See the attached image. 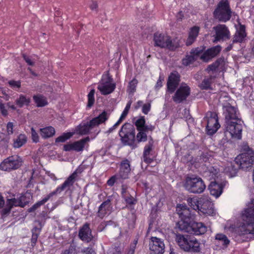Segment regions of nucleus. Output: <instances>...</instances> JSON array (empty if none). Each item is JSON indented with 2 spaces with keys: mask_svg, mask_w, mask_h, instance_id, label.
Segmentation results:
<instances>
[{
  "mask_svg": "<svg viewBox=\"0 0 254 254\" xmlns=\"http://www.w3.org/2000/svg\"><path fill=\"white\" fill-rule=\"evenodd\" d=\"M242 218L245 223L237 228L231 227V231H234L239 235L254 234V200L244 211Z\"/></svg>",
  "mask_w": 254,
  "mask_h": 254,
  "instance_id": "1",
  "label": "nucleus"
},
{
  "mask_svg": "<svg viewBox=\"0 0 254 254\" xmlns=\"http://www.w3.org/2000/svg\"><path fill=\"white\" fill-rule=\"evenodd\" d=\"M225 131L233 138L241 139L243 130V121L236 112H226Z\"/></svg>",
  "mask_w": 254,
  "mask_h": 254,
  "instance_id": "2",
  "label": "nucleus"
},
{
  "mask_svg": "<svg viewBox=\"0 0 254 254\" xmlns=\"http://www.w3.org/2000/svg\"><path fill=\"white\" fill-rule=\"evenodd\" d=\"M108 118L106 112H102L98 117L89 121H84L75 127L73 132L74 134H77L80 135L88 134L94 127L104 123Z\"/></svg>",
  "mask_w": 254,
  "mask_h": 254,
  "instance_id": "3",
  "label": "nucleus"
},
{
  "mask_svg": "<svg viewBox=\"0 0 254 254\" xmlns=\"http://www.w3.org/2000/svg\"><path fill=\"white\" fill-rule=\"evenodd\" d=\"M176 241L185 252L197 253L200 251V243L193 237L178 234L176 236Z\"/></svg>",
  "mask_w": 254,
  "mask_h": 254,
  "instance_id": "4",
  "label": "nucleus"
},
{
  "mask_svg": "<svg viewBox=\"0 0 254 254\" xmlns=\"http://www.w3.org/2000/svg\"><path fill=\"white\" fill-rule=\"evenodd\" d=\"M214 18L219 21L226 22L229 21L232 16V11L227 0H222L213 12Z\"/></svg>",
  "mask_w": 254,
  "mask_h": 254,
  "instance_id": "5",
  "label": "nucleus"
},
{
  "mask_svg": "<svg viewBox=\"0 0 254 254\" xmlns=\"http://www.w3.org/2000/svg\"><path fill=\"white\" fill-rule=\"evenodd\" d=\"M154 42L155 46L171 50L175 49L179 46L178 41H172L170 36L162 33H157L154 34Z\"/></svg>",
  "mask_w": 254,
  "mask_h": 254,
  "instance_id": "6",
  "label": "nucleus"
},
{
  "mask_svg": "<svg viewBox=\"0 0 254 254\" xmlns=\"http://www.w3.org/2000/svg\"><path fill=\"white\" fill-rule=\"evenodd\" d=\"M184 187L190 192L193 193H202L206 188L203 181L199 177H187Z\"/></svg>",
  "mask_w": 254,
  "mask_h": 254,
  "instance_id": "7",
  "label": "nucleus"
},
{
  "mask_svg": "<svg viewBox=\"0 0 254 254\" xmlns=\"http://www.w3.org/2000/svg\"><path fill=\"white\" fill-rule=\"evenodd\" d=\"M235 161L242 169L247 170L251 168L254 163V151L249 149L246 152L237 156Z\"/></svg>",
  "mask_w": 254,
  "mask_h": 254,
  "instance_id": "8",
  "label": "nucleus"
},
{
  "mask_svg": "<svg viewBox=\"0 0 254 254\" xmlns=\"http://www.w3.org/2000/svg\"><path fill=\"white\" fill-rule=\"evenodd\" d=\"M204 120L207 122L206 134L213 135L220 127L216 112H207Z\"/></svg>",
  "mask_w": 254,
  "mask_h": 254,
  "instance_id": "9",
  "label": "nucleus"
},
{
  "mask_svg": "<svg viewBox=\"0 0 254 254\" xmlns=\"http://www.w3.org/2000/svg\"><path fill=\"white\" fill-rule=\"evenodd\" d=\"M119 135L123 142L131 145L135 137L134 129L130 124L126 123L122 126Z\"/></svg>",
  "mask_w": 254,
  "mask_h": 254,
  "instance_id": "10",
  "label": "nucleus"
},
{
  "mask_svg": "<svg viewBox=\"0 0 254 254\" xmlns=\"http://www.w3.org/2000/svg\"><path fill=\"white\" fill-rule=\"evenodd\" d=\"M116 87L115 83L113 82V79L107 73L104 74L102 79L98 86V90L103 95H107L111 93Z\"/></svg>",
  "mask_w": 254,
  "mask_h": 254,
  "instance_id": "11",
  "label": "nucleus"
},
{
  "mask_svg": "<svg viewBox=\"0 0 254 254\" xmlns=\"http://www.w3.org/2000/svg\"><path fill=\"white\" fill-rule=\"evenodd\" d=\"M22 163L21 158L17 155L5 159L0 165V168L5 171H10L19 168Z\"/></svg>",
  "mask_w": 254,
  "mask_h": 254,
  "instance_id": "12",
  "label": "nucleus"
},
{
  "mask_svg": "<svg viewBox=\"0 0 254 254\" xmlns=\"http://www.w3.org/2000/svg\"><path fill=\"white\" fill-rule=\"evenodd\" d=\"M190 93V87L185 83H182L173 97L174 102L180 103L186 100Z\"/></svg>",
  "mask_w": 254,
  "mask_h": 254,
  "instance_id": "13",
  "label": "nucleus"
},
{
  "mask_svg": "<svg viewBox=\"0 0 254 254\" xmlns=\"http://www.w3.org/2000/svg\"><path fill=\"white\" fill-rule=\"evenodd\" d=\"M199 204L198 212L200 211L204 214L212 215L213 214L214 210L213 208V204L207 197H200L198 199Z\"/></svg>",
  "mask_w": 254,
  "mask_h": 254,
  "instance_id": "14",
  "label": "nucleus"
},
{
  "mask_svg": "<svg viewBox=\"0 0 254 254\" xmlns=\"http://www.w3.org/2000/svg\"><path fill=\"white\" fill-rule=\"evenodd\" d=\"M90 141V138L87 136L73 143L65 144L64 150L66 151L74 150L76 152L82 151L86 144Z\"/></svg>",
  "mask_w": 254,
  "mask_h": 254,
  "instance_id": "15",
  "label": "nucleus"
},
{
  "mask_svg": "<svg viewBox=\"0 0 254 254\" xmlns=\"http://www.w3.org/2000/svg\"><path fill=\"white\" fill-rule=\"evenodd\" d=\"M149 249L152 254H163L164 252L165 244L161 239L152 237L149 242Z\"/></svg>",
  "mask_w": 254,
  "mask_h": 254,
  "instance_id": "16",
  "label": "nucleus"
},
{
  "mask_svg": "<svg viewBox=\"0 0 254 254\" xmlns=\"http://www.w3.org/2000/svg\"><path fill=\"white\" fill-rule=\"evenodd\" d=\"M77 174L75 172L73 173L64 182L61 186L58 187L56 190L50 193L52 197L55 195L60 194L62 191L66 190H69L72 187L75 181Z\"/></svg>",
  "mask_w": 254,
  "mask_h": 254,
  "instance_id": "17",
  "label": "nucleus"
},
{
  "mask_svg": "<svg viewBox=\"0 0 254 254\" xmlns=\"http://www.w3.org/2000/svg\"><path fill=\"white\" fill-rule=\"evenodd\" d=\"M213 29L215 31L214 41L225 40L230 38V32L225 25L219 24L214 27Z\"/></svg>",
  "mask_w": 254,
  "mask_h": 254,
  "instance_id": "18",
  "label": "nucleus"
},
{
  "mask_svg": "<svg viewBox=\"0 0 254 254\" xmlns=\"http://www.w3.org/2000/svg\"><path fill=\"white\" fill-rule=\"evenodd\" d=\"M180 76L178 72H172L169 75L167 81V88L171 93L173 92L180 82Z\"/></svg>",
  "mask_w": 254,
  "mask_h": 254,
  "instance_id": "19",
  "label": "nucleus"
},
{
  "mask_svg": "<svg viewBox=\"0 0 254 254\" xmlns=\"http://www.w3.org/2000/svg\"><path fill=\"white\" fill-rule=\"evenodd\" d=\"M221 50V47L216 46L208 49L204 53H200V59L205 62H207L212 58L217 56Z\"/></svg>",
  "mask_w": 254,
  "mask_h": 254,
  "instance_id": "20",
  "label": "nucleus"
},
{
  "mask_svg": "<svg viewBox=\"0 0 254 254\" xmlns=\"http://www.w3.org/2000/svg\"><path fill=\"white\" fill-rule=\"evenodd\" d=\"M79 237L83 241L89 242L93 239V236L91 234V230L88 224H85L79 230Z\"/></svg>",
  "mask_w": 254,
  "mask_h": 254,
  "instance_id": "21",
  "label": "nucleus"
},
{
  "mask_svg": "<svg viewBox=\"0 0 254 254\" xmlns=\"http://www.w3.org/2000/svg\"><path fill=\"white\" fill-rule=\"evenodd\" d=\"M176 212L181 219L190 220L192 217L191 213L189 208L185 205L179 204L176 208Z\"/></svg>",
  "mask_w": 254,
  "mask_h": 254,
  "instance_id": "22",
  "label": "nucleus"
},
{
  "mask_svg": "<svg viewBox=\"0 0 254 254\" xmlns=\"http://www.w3.org/2000/svg\"><path fill=\"white\" fill-rule=\"evenodd\" d=\"M22 201V198H19L18 199H16L15 198L8 199L6 201V207L3 210V213H8L13 206H20L21 207H24V203Z\"/></svg>",
  "mask_w": 254,
  "mask_h": 254,
  "instance_id": "23",
  "label": "nucleus"
},
{
  "mask_svg": "<svg viewBox=\"0 0 254 254\" xmlns=\"http://www.w3.org/2000/svg\"><path fill=\"white\" fill-rule=\"evenodd\" d=\"M206 231V226L201 222H193L191 223L190 233L201 235L204 234Z\"/></svg>",
  "mask_w": 254,
  "mask_h": 254,
  "instance_id": "24",
  "label": "nucleus"
},
{
  "mask_svg": "<svg viewBox=\"0 0 254 254\" xmlns=\"http://www.w3.org/2000/svg\"><path fill=\"white\" fill-rule=\"evenodd\" d=\"M200 56L199 51L196 49L191 52L190 55H187L186 58L182 60V63L184 65H189L193 63L198 58L200 59Z\"/></svg>",
  "mask_w": 254,
  "mask_h": 254,
  "instance_id": "25",
  "label": "nucleus"
},
{
  "mask_svg": "<svg viewBox=\"0 0 254 254\" xmlns=\"http://www.w3.org/2000/svg\"><path fill=\"white\" fill-rule=\"evenodd\" d=\"M130 172L129 162L127 160L123 161L121 163L120 170L119 173L120 177L123 179H127Z\"/></svg>",
  "mask_w": 254,
  "mask_h": 254,
  "instance_id": "26",
  "label": "nucleus"
},
{
  "mask_svg": "<svg viewBox=\"0 0 254 254\" xmlns=\"http://www.w3.org/2000/svg\"><path fill=\"white\" fill-rule=\"evenodd\" d=\"M208 189L211 195L217 198L222 192L223 186L221 184H218L215 182H212L209 185Z\"/></svg>",
  "mask_w": 254,
  "mask_h": 254,
  "instance_id": "27",
  "label": "nucleus"
},
{
  "mask_svg": "<svg viewBox=\"0 0 254 254\" xmlns=\"http://www.w3.org/2000/svg\"><path fill=\"white\" fill-rule=\"evenodd\" d=\"M111 201L108 199L103 202L99 208L98 216L103 218L105 215L109 214L112 210Z\"/></svg>",
  "mask_w": 254,
  "mask_h": 254,
  "instance_id": "28",
  "label": "nucleus"
},
{
  "mask_svg": "<svg viewBox=\"0 0 254 254\" xmlns=\"http://www.w3.org/2000/svg\"><path fill=\"white\" fill-rule=\"evenodd\" d=\"M246 36L245 27L244 25H241L239 29L236 31L233 38V43H241Z\"/></svg>",
  "mask_w": 254,
  "mask_h": 254,
  "instance_id": "29",
  "label": "nucleus"
},
{
  "mask_svg": "<svg viewBox=\"0 0 254 254\" xmlns=\"http://www.w3.org/2000/svg\"><path fill=\"white\" fill-rule=\"evenodd\" d=\"M199 31V28L197 26H194L190 29L186 42L187 45H190L194 42L198 35Z\"/></svg>",
  "mask_w": 254,
  "mask_h": 254,
  "instance_id": "30",
  "label": "nucleus"
},
{
  "mask_svg": "<svg viewBox=\"0 0 254 254\" xmlns=\"http://www.w3.org/2000/svg\"><path fill=\"white\" fill-rule=\"evenodd\" d=\"M40 134L44 138H47L52 137L55 133L54 128L51 126L41 128Z\"/></svg>",
  "mask_w": 254,
  "mask_h": 254,
  "instance_id": "31",
  "label": "nucleus"
},
{
  "mask_svg": "<svg viewBox=\"0 0 254 254\" xmlns=\"http://www.w3.org/2000/svg\"><path fill=\"white\" fill-rule=\"evenodd\" d=\"M26 141V136L24 134H20L16 138L13 140V147L15 148H19L25 144Z\"/></svg>",
  "mask_w": 254,
  "mask_h": 254,
  "instance_id": "32",
  "label": "nucleus"
},
{
  "mask_svg": "<svg viewBox=\"0 0 254 254\" xmlns=\"http://www.w3.org/2000/svg\"><path fill=\"white\" fill-rule=\"evenodd\" d=\"M33 98L37 107H44L48 104L46 98L42 95H34Z\"/></svg>",
  "mask_w": 254,
  "mask_h": 254,
  "instance_id": "33",
  "label": "nucleus"
},
{
  "mask_svg": "<svg viewBox=\"0 0 254 254\" xmlns=\"http://www.w3.org/2000/svg\"><path fill=\"white\" fill-rule=\"evenodd\" d=\"M191 223L190 220L181 219L178 223V227L182 231L190 233Z\"/></svg>",
  "mask_w": 254,
  "mask_h": 254,
  "instance_id": "34",
  "label": "nucleus"
},
{
  "mask_svg": "<svg viewBox=\"0 0 254 254\" xmlns=\"http://www.w3.org/2000/svg\"><path fill=\"white\" fill-rule=\"evenodd\" d=\"M30 101L29 98H26L24 95H20L19 98L16 100L15 103L17 107L21 108L24 106L29 105Z\"/></svg>",
  "mask_w": 254,
  "mask_h": 254,
  "instance_id": "35",
  "label": "nucleus"
},
{
  "mask_svg": "<svg viewBox=\"0 0 254 254\" xmlns=\"http://www.w3.org/2000/svg\"><path fill=\"white\" fill-rule=\"evenodd\" d=\"M224 171L229 177H233L237 174V169L235 168L232 164H230L225 168Z\"/></svg>",
  "mask_w": 254,
  "mask_h": 254,
  "instance_id": "36",
  "label": "nucleus"
},
{
  "mask_svg": "<svg viewBox=\"0 0 254 254\" xmlns=\"http://www.w3.org/2000/svg\"><path fill=\"white\" fill-rule=\"evenodd\" d=\"M52 197L49 193L46 197L43 198L42 200L37 202L36 204H34L31 208L28 209V211L29 212H33L37 209L38 207H39L41 205L44 204L46 202H47L51 197Z\"/></svg>",
  "mask_w": 254,
  "mask_h": 254,
  "instance_id": "37",
  "label": "nucleus"
},
{
  "mask_svg": "<svg viewBox=\"0 0 254 254\" xmlns=\"http://www.w3.org/2000/svg\"><path fill=\"white\" fill-rule=\"evenodd\" d=\"M215 239L225 246H227L229 244L230 241L227 236L223 234H217L215 236Z\"/></svg>",
  "mask_w": 254,
  "mask_h": 254,
  "instance_id": "38",
  "label": "nucleus"
},
{
  "mask_svg": "<svg viewBox=\"0 0 254 254\" xmlns=\"http://www.w3.org/2000/svg\"><path fill=\"white\" fill-rule=\"evenodd\" d=\"M74 135V132L64 133L56 139V142H64Z\"/></svg>",
  "mask_w": 254,
  "mask_h": 254,
  "instance_id": "39",
  "label": "nucleus"
},
{
  "mask_svg": "<svg viewBox=\"0 0 254 254\" xmlns=\"http://www.w3.org/2000/svg\"><path fill=\"white\" fill-rule=\"evenodd\" d=\"M140 107H142V111H148L150 109L151 105L150 103L143 104L142 101H138L135 106V109L138 110Z\"/></svg>",
  "mask_w": 254,
  "mask_h": 254,
  "instance_id": "40",
  "label": "nucleus"
},
{
  "mask_svg": "<svg viewBox=\"0 0 254 254\" xmlns=\"http://www.w3.org/2000/svg\"><path fill=\"white\" fill-rule=\"evenodd\" d=\"M128 112H123L121 115L120 119L118 121V122L111 128H110L108 130L109 132H112L114 129H115L118 126L120 125V124L123 122V121L126 118L127 116Z\"/></svg>",
  "mask_w": 254,
  "mask_h": 254,
  "instance_id": "41",
  "label": "nucleus"
},
{
  "mask_svg": "<svg viewBox=\"0 0 254 254\" xmlns=\"http://www.w3.org/2000/svg\"><path fill=\"white\" fill-rule=\"evenodd\" d=\"M224 63V59L222 58L219 59L217 60L215 63L209 65L207 70L210 71V70H215L219 65L223 64Z\"/></svg>",
  "mask_w": 254,
  "mask_h": 254,
  "instance_id": "42",
  "label": "nucleus"
},
{
  "mask_svg": "<svg viewBox=\"0 0 254 254\" xmlns=\"http://www.w3.org/2000/svg\"><path fill=\"white\" fill-rule=\"evenodd\" d=\"M22 57L25 60V62L29 65L34 66L36 61V59L35 56H27L25 54H23Z\"/></svg>",
  "mask_w": 254,
  "mask_h": 254,
  "instance_id": "43",
  "label": "nucleus"
},
{
  "mask_svg": "<svg viewBox=\"0 0 254 254\" xmlns=\"http://www.w3.org/2000/svg\"><path fill=\"white\" fill-rule=\"evenodd\" d=\"M188 202L191 208L194 210H198L199 206L198 200L193 198H189Z\"/></svg>",
  "mask_w": 254,
  "mask_h": 254,
  "instance_id": "44",
  "label": "nucleus"
},
{
  "mask_svg": "<svg viewBox=\"0 0 254 254\" xmlns=\"http://www.w3.org/2000/svg\"><path fill=\"white\" fill-rule=\"evenodd\" d=\"M153 141L152 139L149 140L148 144L144 147L143 154L144 155H149L153 148Z\"/></svg>",
  "mask_w": 254,
  "mask_h": 254,
  "instance_id": "45",
  "label": "nucleus"
},
{
  "mask_svg": "<svg viewBox=\"0 0 254 254\" xmlns=\"http://www.w3.org/2000/svg\"><path fill=\"white\" fill-rule=\"evenodd\" d=\"M139 132L137 133L136 138L138 142H144L147 140V135L145 132L142 130H138Z\"/></svg>",
  "mask_w": 254,
  "mask_h": 254,
  "instance_id": "46",
  "label": "nucleus"
},
{
  "mask_svg": "<svg viewBox=\"0 0 254 254\" xmlns=\"http://www.w3.org/2000/svg\"><path fill=\"white\" fill-rule=\"evenodd\" d=\"M94 93H95V90L94 89H92V90H91L90 91V92H89V93L88 95V104H87V106L88 107H91L93 105V104H94Z\"/></svg>",
  "mask_w": 254,
  "mask_h": 254,
  "instance_id": "47",
  "label": "nucleus"
},
{
  "mask_svg": "<svg viewBox=\"0 0 254 254\" xmlns=\"http://www.w3.org/2000/svg\"><path fill=\"white\" fill-rule=\"evenodd\" d=\"M137 82L136 79H133L129 83L128 91L129 93H133L134 92Z\"/></svg>",
  "mask_w": 254,
  "mask_h": 254,
  "instance_id": "48",
  "label": "nucleus"
},
{
  "mask_svg": "<svg viewBox=\"0 0 254 254\" xmlns=\"http://www.w3.org/2000/svg\"><path fill=\"white\" fill-rule=\"evenodd\" d=\"M40 229L37 228H35L33 230V235L31 238V243L32 245H33L36 244L37 242V240L38 238V235L40 233Z\"/></svg>",
  "mask_w": 254,
  "mask_h": 254,
  "instance_id": "49",
  "label": "nucleus"
},
{
  "mask_svg": "<svg viewBox=\"0 0 254 254\" xmlns=\"http://www.w3.org/2000/svg\"><path fill=\"white\" fill-rule=\"evenodd\" d=\"M231 138H233V137L230 136L229 134H227V132L225 131L224 137L220 140L219 144L221 146H224L226 143L228 142Z\"/></svg>",
  "mask_w": 254,
  "mask_h": 254,
  "instance_id": "50",
  "label": "nucleus"
},
{
  "mask_svg": "<svg viewBox=\"0 0 254 254\" xmlns=\"http://www.w3.org/2000/svg\"><path fill=\"white\" fill-rule=\"evenodd\" d=\"M145 124V120L143 118H141L136 120L135 125L137 127V130H142V128Z\"/></svg>",
  "mask_w": 254,
  "mask_h": 254,
  "instance_id": "51",
  "label": "nucleus"
},
{
  "mask_svg": "<svg viewBox=\"0 0 254 254\" xmlns=\"http://www.w3.org/2000/svg\"><path fill=\"white\" fill-rule=\"evenodd\" d=\"M211 79L209 78L204 79L202 82L200 87L202 89H207L210 86Z\"/></svg>",
  "mask_w": 254,
  "mask_h": 254,
  "instance_id": "52",
  "label": "nucleus"
},
{
  "mask_svg": "<svg viewBox=\"0 0 254 254\" xmlns=\"http://www.w3.org/2000/svg\"><path fill=\"white\" fill-rule=\"evenodd\" d=\"M82 254H96L95 251L91 247L84 248L81 250Z\"/></svg>",
  "mask_w": 254,
  "mask_h": 254,
  "instance_id": "53",
  "label": "nucleus"
},
{
  "mask_svg": "<svg viewBox=\"0 0 254 254\" xmlns=\"http://www.w3.org/2000/svg\"><path fill=\"white\" fill-rule=\"evenodd\" d=\"M62 254H76L75 252V247L71 245L68 250H65Z\"/></svg>",
  "mask_w": 254,
  "mask_h": 254,
  "instance_id": "54",
  "label": "nucleus"
},
{
  "mask_svg": "<svg viewBox=\"0 0 254 254\" xmlns=\"http://www.w3.org/2000/svg\"><path fill=\"white\" fill-rule=\"evenodd\" d=\"M31 135L32 140L34 142H37L39 141V137L38 134L33 127L31 128Z\"/></svg>",
  "mask_w": 254,
  "mask_h": 254,
  "instance_id": "55",
  "label": "nucleus"
},
{
  "mask_svg": "<svg viewBox=\"0 0 254 254\" xmlns=\"http://www.w3.org/2000/svg\"><path fill=\"white\" fill-rule=\"evenodd\" d=\"M223 110L224 111H233L235 110V108L231 106L229 103H226L223 105Z\"/></svg>",
  "mask_w": 254,
  "mask_h": 254,
  "instance_id": "56",
  "label": "nucleus"
},
{
  "mask_svg": "<svg viewBox=\"0 0 254 254\" xmlns=\"http://www.w3.org/2000/svg\"><path fill=\"white\" fill-rule=\"evenodd\" d=\"M7 132L8 134H12L13 133V124L11 122H9L6 126Z\"/></svg>",
  "mask_w": 254,
  "mask_h": 254,
  "instance_id": "57",
  "label": "nucleus"
},
{
  "mask_svg": "<svg viewBox=\"0 0 254 254\" xmlns=\"http://www.w3.org/2000/svg\"><path fill=\"white\" fill-rule=\"evenodd\" d=\"M8 83H9V85L13 88H15V87L20 88V86H21L20 81L10 80L8 82Z\"/></svg>",
  "mask_w": 254,
  "mask_h": 254,
  "instance_id": "58",
  "label": "nucleus"
},
{
  "mask_svg": "<svg viewBox=\"0 0 254 254\" xmlns=\"http://www.w3.org/2000/svg\"><path fill=\"white\" fill-rule=\"evenodd\" d=\"M136 244L137 241H135L134 243L130 246V248L129 251H128L127 254H134Z\"/></svg>",
  "mask_w": 254,
  "mask_h": 254,
  "instance_id": "59",
  "label": "nucleus"
},
{
  "mask_svg": "<svg viewBox=\"0 0 254 254\" xmlns=\"http://www.w3.org/2000/svg\"><path fill=\"white\" fill-rule=\"evenodd\" d=\"M116 177V176H112L108 181L107 184L109 186H113L115 183Z\"/></svg>",
  "mask_w": 254,
  "mask_h": 254,
  "instance_id": "60",
  "label": "nucleus"
},
{
  "mask_svg": "<svg viewBox=\"0 0 254 254\" xmlns=\"http://www.w3.org/2000/svg\"><path fill=\"white\" fill-rule=\"evenodd\" d=\"M154 128V127L152 126H144V127L142 128V131L145 132H147L148 130L152 131Z\"/></svg>",
  "mask_w": 254,
  "mask_h": 254,
  "instance_id": "61",
  "label": "nucleus"
},
{
  "mask_svg": "<svg viewBox=\"0 0 254 254\" xmlns=\"http://www.w3.org/2000/svg\"><path fill=\"white\" fill-rule=\"evenodd\" d=\"M90 6L92 10H96L98 7L97 2L92 1Z\"/></svg>",
  "mask_w": 254,
  "mask_h": 254,
  "instance_id": "62",
  "label": "nucleus"
},
{
  "mask_svg": "<svg viewBox=\"0 0 254 254\" xmlns=\"http://www.w3.org/2000/svg\"><path fill=\"white\" fill-rule=\"evenodd\" d=\"M209 172L210 173H212V177H215L218 173L217 170L214 168H210Z\"/></svg>",
  "mask_w": 254,
  "mask_h": 254,
  "instance_id": "63",
  "label": "nucleus"
},
{
  "mask_svg": "<svg viewBox=\"0 0 254 254\" xmlns=\"http://www.w3.org/2000/svg\"><path fill=\"white\" fill-rule=\"evenodd\" d=\"M126 200L127 203L131 204L134 203V199L133 197H127L126 198Z\"/></svg>",
  "mask_w": 254,
  "mask_h": 254,
  "instance_id": "64",
  "label": "nucleus"
}]
</instances>
